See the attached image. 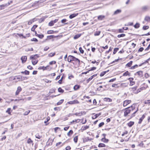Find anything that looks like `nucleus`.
Instances as JSON below:
<instances>
[{
	"mask_svg": "<svg viewBox=\"0 0 150 150\" xmlns=\"http://www.w3.org/2000/svg\"><path fill=\"white\" fill-rule=\"evenodd\" d=\"M135 108L134 105H132L131 107L125 109L124 112V116L126 117L131 111H132Z\"/></svg>",
	"mask_w": 150,
	"mask_h": 150,
	"instance_id": "1",
	"label": "nucleus"
},
{
	"mask_svg": "<svg viewBox=\"0 0 150 150\" xmlns=\"http://www.w3.org/2000/svg\"><path fill=\"white\" fill-rule=\"evenodd\" d=\"M72 61H78L79 64L80 63V61L79 59L73 56L69 55L67 58V61L69 62H71Z\"/></svg>",
	"mask_w": 150,
	"mask_h": 150,
	"instance_id": "2",
	"label": "nucleus"
},
{
	"mask_svg": "<svg viewBox=\"0 0 150 150\" xmlns=\"http://www.w3.org/2000/svg\"><path fill=\"white\" fill-rule=\"evenodd\" d=\"M150 8L149 6L148 5H144L142 6L141 9L143 11H148Z\"/></svg>",
	"mask_w": 150,
	"mask_h": 150,
	"instance_id": "3",
	"label": "nucleus"
},
{
	"mask_svg": "<svg viewBox=\"0 0 150 150\" xmlns=\"http://www.w3.org/2000/svg\"><path fill=\"white\" fill-rule=\"evenodd\" d=\"M131 102V101L130 100H125L124 101L123 106L124 107L126 106L128 104H130Z\"/></svg>",
	"mask_w": 150,
	"mask_h": 150,
	"instance_id": "4",
	"label": "nucleus"
},
{
	"mask_svg": "<svg viewBox=\"0 0 150 150\" xmlns=\"http://www.w3.org/2000/svg\"><path fill=\"white\" fill-rule=\"evenodd\" d=\"M93 115L92 117V118L93 119H95L96 118L100 116L101 115V113H99L98 114H95V113H93Z\"/></svg>",
	"mask_w": 150,
	"mask_h": 150,
	"instance_id": "5",
	"label": "nucleus"
},
{
	"mask_svg": "<svg viewBox=\"0 0 150 150\" xmlns=\"http://www.w3.org/2000/svg\"><path fill=\"white\" fill-rule=\"evenodd\" d=\"M79 102L77 100H74L73 101H70L68 102V103L69 104H73L79 103Z\"/></svg>",
	"mask_w": 150,
	"mask_h": 150,
	"instance_id": "6",
	"label": "nucleus"
},
{
	"mask_svg": "<svg viewBox=\"0 0 150 150\" xmlns=\"http://www.w3.org/2000/svg\"><path fill=\"white\" fill-rule=\"evenodd\" d=\"M38 54H36L34 55H32L30 57V59H37V58L38 57Z\"/></svg>",
	"mask_w": 150,
	"mask_h": 150,
	"instance_id": "7",
	"label": "nucleus"
},
{
	"mask_svg": "<svg viewBox=\"0 0 150 150\" xmlns=\"http://www.w3.org/2000/svg\"><path fill=\"white\" fill-rule=\"evenodd\" d=\"M27 57L26 56H22L21 58V59L22 61V63H25L27 60Z\"/></svg>",
	"mask_w": 150,
	"mask_h": 150,
	"instance_id": "8",
	"label": "nucleus"
},
{
	"mask_svg": "<svg viewBox=\"0 0 150 150\" xmlns=\"http://www.w3.org/2000/svg\"><path fill=\"white\" fill-rule=\"evenodd\" d=\"M21 90L22 88L20 86L18 87L17 88V90L16 92V95H18L19 92L21 91Z\"/></svg>",
	"mask_w": 150,
	"mask_h": 150,
	"instance_id": "9",
	"label": "nucleus"
},
{
	"mask_svg": "<svg viewBox=\"0 0 150 150\" xmlns=\"http://www.w3.org/2000/svg\"><path fill=\"white\" fill-rule=\"evenodd\" d=\"M97 76V74H95L92 76H91L87 80V83H88L94 77H95Z\"/></svg>",
	"mask_w": 150,
	"mask_h": 150,
	"instance_id": "10",
	"label": "nucleus"
},
{
	"mask_svg": "<svg viewBox=\"0 0 150 150\" xmlns=\"http://www.w3.org/2000/svg\"><path fill=\"white\" fill-rule=\"evenodd\" d=\"M105 18L104 15H100L98 17V19L99 20H102Z\"/></svg>",
	"mask_w": 150,
	"mask_h": 150,
	"instance_id": "11",
	"label": "nucleus"
},
{
	"mask_svg": "<svg viewBox=\"0 0 150 150\" xmlns=\"http://www.w3.org/2000/svg\"><path fill=\"white\" fill-rule=\"evenodd\" d=\"M78 15V13H73L72 14L70 15L69 16V18L70 19L73 18L74 17Z\"/></svg>",
	"mask_w": 150,
	"mask_h": 150,
	"instance_id": "12",
	"label": "nucleus"
},
{
	"mask_svg": "<svg viewBox=\"0 0 150 150\" xmlns=\"http://www.w3.org/2000/svg\"><path fill=\"white\" fill-rule=\"evenodd\" d=\"M145 116L144 115H143L139 119V121L138 122L139 124H141L143 120L145 118Z\"/></svg>",
	"mask_w": 150,
	"mask_h": 150,
	"instance_id": "13",
	"label": "nucleus"
},
{
	"mask_svg": "<svg viewBox=\"0 0 150 150\" xmlns=\"http://www.w3.org/2000/svg\"><path fill=\"white\" fill-rule=\"evenodd\" d=\"M121 12V10L117 9L114 12L113 14L114 15L120 13Z\"/></svg>",
	"mask_w": 150,
	"mask_h": 150,
	"instance_id": "14",
	"label": "nucleus"
},
{
	"mask_svg": "<svg viewBox=\"0 0 150 150\" xmlns=\"http://www.w3.org/2000/svg\"><path fill=\"white\" fill-rule=\"evenodd\" d=\"M49 66H47L46 67H45L44 66L42 67H40L39 68V69H43V70H46L47 69V68L49 67Z\"/></svg>",
	"mask_w": 150,
	"mask_h": 150,
	"instance_id": "15",
	"label": "nucleus"
},
{
	"mask_svg": "<svg viewBox=\"0 0 150 150\" xmlns=\"http://www.w3.org/2000/svg\"><path fill=\"white\" fill-rule=\"evenodd\" d=\"M81 34H79L75 35L74 37V39H76L80 37L81 35Z\"/></svg>",
	"mask_w": 150,
	"mask_h": 150,
	"instance_id": "16",
	"label": "nucleus"
},
{
	"mask_svg": "<svg viewBox=\"0 0 150 150\" xmlns=\"http://www.w3.org/2000/svg\"><path fill=\"white\" fill-rule=\"evenodd\" d=\"M134 122L130 121L127 124V125L129 127H131L134 125Z\"/></svg>",
	"mask_w": 150,
	"mask_h": 150,
	"instance_id": "17",
	"label": "nucleus"
},
{
	"mask_svg": "<svg viewBox=\"0 0 150 150\" xmlns=\"http://www.w3.org/2000/svg\"><path fill=\"white\" fill-rule=\"evenodd\" d=\"M130 74L129 73L128 71H127L123 74V76H126L128 75L129 76H130Z\"/></svg>",
	"mask_w": 150,
	"mask_h": 150,
	"instance_id": "18",
	"label": "nucleus"
},
{
	"mask_svg": "<svg viewBox=\"0 0 150 150\" xmlns=\"http://www.w3.org/2000/svg\"><path fill=\"white\" fill-rule=\"evenodd\" d=\"M38 61L37 59H33L32 61V62L33 65H35L37 63Z\"/></svg>",
	"mask_w": 150,
	"mask_h": 150,
	"instance_id": "19",
	"label": "nucleus"
},
{
	"mask_svg": "<svg viewBox=\"0 0 150 150\" xmlns=\"http://www.w3.org/2000/svg\"><path fill=\"white\" fill-rule=\"evenodd\" d=\"M132 62H133L132 61H130L129 62H128L126 64V66L128 67H130L132 65Z\"/></svg>",
	"mask_w": 150,
	"mask_h": 150,
	"instance_id": "20",
	"label": "nucleus"
},
{
	"mask_svg": "<svg viewBox=\"0 0 150 150\" xmlns=\"http://www.w3.org/2000/svg\"><path fill=\"white\" fill-rule=\"evenodd\" d=\"M35 21V18H33L32 20H30L28 22V25H30L32 24V23Z\"/></svg>",
	"mask_w": 150,
	"mask_h": 150,
	"instance_id": "21",
	"label": "nucleus"
},
{
	"mask_svg": "<svg viewBox=\"0 0 150 150\" xmlns=\"http://www.w3.org/2000/svg\"><path fill=\"white\" fill-rule=\"evenodd\" d=\"M80 86L78 85H76L74 87V89L76 90L80 88Z\"/></svg>",
	"mask_w": 150,
	"mask_h": 150,
	"instance_id": "22",
	"label": "nucleus"
},
{
	"mask_svg": "<svg viewBox=\"0 0 150 150\" xmlns=\"http://www.w3.org/2000/svg\"><path fill=\"white\" fill-rule=\"evenodd\" d=\"M136 73L140 76H142L143 72L142 71H137V72Z\"/></svg>",
	"mask_w": 150,
	"mask_h": 150,
	"instance_id": "23",
	"label": "nucleus"
},
{
	"mask_svg": "<svg viewBox=\"0 0 150 150\" xmlns=\"http://www.w3.org/2000/svg\"><path fill=\"white\" fill-rule=\"evenodd\" d=\"M104 100L107 102H111L112 101V99L109 98H105L104 99Z\"/></svg>",
	"mask_w": 150,
	"mask_h": 150,
	"instance_id": "24",
	"label": "nucleus"
},
{
	"mask_svg": "<svg viewBox=\"0 0 150 150\" xmlns=\"http://www.w3.org/2000/svg\"><path fill=\"white\" fill-rule=\"evenodd\" d=\"M6 5H0V10L4 9L5 8V7L6 6Z\"/></svg>",
	"mask_w": 150,
	"mask_h": 150,
	"instance_id": "25",
	"label": "nucleus"
},
{
	"mask_svg": "<svg viewBox=\"0 0 150 150\" xmlns=\"http://www.w3.org/2000/svg\"><path fill=\"white\" fill-rule=\"evenodd\" d=\"M101 140L105 143H107L108 142V140L107 139H105V138H102Z\"/></svg>",
	"mask_w": 150,
	"mask_h": 150,
	"instance_id": "26",
	"label": "nucleus"
},
{
	"mask_svg": "<svg viewBox=\"0 0 150 150\" xmlns=\"http://www.w3.org/2000/svg\"><path fill=\"white\" fill-rule=\"evenodd\" d=\"M21 73L22 74H24L26 75H29V72L28 71L25 70L24 71H22Z\"/></svg>",
	"mask_w": 150,
	"mask_h": 150,
	"instance_id": "27",
	"label": "nucleus"
},
{
	"mask_svg": "<svg viewBox=\"0 0 150 150\" xmlns=\"http://www.w3.org/2000/svg\"><path fill=\"white\" fill-rule=\"evenodd\" d=\"M38 25H35L32 28L31 30L32 31H34L35 29L37 27Z\"/></svg>",
	"mask_w": 150,
	"mask_h": 150,
	"instance_id": "28",
	"label": "nucleus"
},
{
	"mask_svg": "<svg viewBox=\"0 0 150 150\" xmlns=\"http://www.w3.org/2000/svg\"><path fill=\"white\" fill-rule=\"evenodd\" d=\"M73 131L71 130H70L67 133V135L68 136H70L73 134Z\"/></svg>",
	"mask_w": 150,
	"mask_h": 150,
	"instance_id": "29",
	"label": "nucleus"
},
{
	"mask_svg": "<svg viewBox=\"0 0 150 150\" xmlns=\"http://www.w3.org/2000/svg\"><path fill=\"white\" fill-rule=\"evenodd\" d=\"M98 146L100 147H105V145L104 144L100 143L98 145Z\"/></svg>",
	"mask_w": 150,
	"mask_h": 150,
	"instance_id": "30",
	"label": "nucleus"
},
{
	"mask_svg": "<svg viewBox=\"0 0 150 150\" xmlns=\"http://www.w3.org/2000/svg\"><path fill=\"white\" fill-rule=\"evenodd\" d=\"M64 100L63 99L60 100L57 103V105H59L61 104L63 102Z\"/></svg>",
	"mask_w": 150,
	"mask_h": 150,
	"instance_id": "31",
	"label": "nucleus"
},
{
	"mask_svg": "<svg viewBox=\"0 0 150 150\" xmlns=\"http://www.w3.org/2000/svg\"><path fill=\"white\" fill-rule=\"evenodd\" d=\"M100 31H96L95 33L94 34V35L95 36H98L100 35Z\"/></svg>",
	"mask_w": 150,
	"mask_h": 150,
	"instance_id": "32",
	"label": "nucleus"
},
{
	"mask_svg": "<svg viewBox=\"0 0 150 150\" xmlns=\"http://www.w3.org/2000/svg\"><path fill=\"white\" fill-rule=\"evenodd\" d=\"M140 24L139 23H137L135 25H134V27L136 28H138L139 27Z\"/></svg>",
	"mask_w": 150,
	"mask_h": 150,
	"instance_id": "33",
	"label": "nucleus"
},
{
	"mask_svg": "<svg viewBox=\"0 0 150 150\" xmlns=\"http://www.w3.org/2000/svg\"><path fill=\"white\" fill-rule=\"evenodd\" d=\"M144 20L146 21H148L150 20V17L149 16H146L144 18Z\"/></svg>",
	"mask_w": 150,
	"mask_h": 150,
	"instance_id": "34",
	"label": "nucleus"
},
{
	"mask_svg": "<svg viewBox=\"0 0 150 150\" xmlns=\"http://www.w3.org/2000/svg\"><path fill=\"white\" fill-rule=\"evenodd\" d=\"M125 36V35L124 34H122L120 35H117V37L118 38H120L121 37H124Z\"/></svg>",
	"mask_w": 150,
	"mask_h": 150,
	"instance_id": "35",
	"label": "nucleus"
},
{
	"mask_svg": "<svg viewBox=\"0 0 150 150\" xmlns=\"http://www.w3.org/2000/svg\"><path fill=\"white\" fill-rule=\"evenodd\" d=\"M74 114L76 115V116H81L82 115V112H81L79 113H76Z\"/></svg>",
	"mask_w": 150,
	"mask_h": 150,
	"instance_id": "36",
	"label": "nucleus"
},
{
	"mask_svg": "<svg viewBox=\"0 0 150 150\" xmlns=\"http://www.w3.org/2000/svg\"><path fill=\"white\" fill-rule=\"evenodd\" d=\"M27 143L28 144H31L33 143V141L31 140L30 138H29L27 140Z\"/></svg>",
	"mask_w": 150,
	"mask_h": 150,
	"instance_id": "37",
	"label": "nucleus"
},
{
	"mask_svg": "<svg viewBox=\"0 0 150 150\" xmlns=\"http://www.w3.org/2000/svg\"><path fill=\"white\" fill-rule=\"evenodd\" d=\"M58 91L59 92L63 93L64 92V90L62 89L60 87L58 88Z\"/></svg>",
	"mask_w": 150,
	"mask_h": 150,
	"instance_id": "38",
	"label": "nucleus"
},
{
	"mask_svg": "<svg viewBox=\"0 0 150 150\" xmlns=\"http://www.w3.org/2000/svg\"><path fill=\"white\" fill-rule=\"evenodd\" d=\"M79 50L81 53L83 54L84 53V50H83L81 47H80L79 48Z\"/></svg>",
	"mask_w": 150,
	"mask_h": 150,
	"instance_id": "39",
	"label": "nucleus"
},
{
	"mask_svg": "<svg viewBox=\"0 0 150 150\" xmlns=\"http://www.w3.org/2000/svg\"><path fill=\"white\" fill-rule=\"evenodd\" d=\"M35 137L38 139H40L42 137L41 136H40L38 134H37L35 135Z\"/></svg>",
	"mask_w": 150,
	"mask_h": 150,
	"instance_id": "40",
	"label": "nucleus"
},
{
	"mask_svg": "<svg viewBox=\"0 0 150 150\" xmlns=\"http://www.w3.org/2000/svg\"><path fill=\"white\" fill-rule=\"evenodd\" d=\"M78 137L77 136L75 137L74 139V142L76 143L78 141Z\"/></svg>",
	"mask_w": 150,
	"mask_h": 150,
	"instance_id": "41",
	"label": "nucleus"
},
{
	"mask_svg": "<svg viewBox=\"0 0 150 150\" xmlns=\"http://www.w3.org/2000/svg\"><path fill=\"white\" fill-rule=\"evenodd\" d=\"M119 50V48H115L114 50L113 53L114 54H115L117 51Z\"/></svg>",
	"mask_w": 150,
	"mask_h": 150,
	"instance_id": "42",
	"label": "nucleus"
},
{
	"mask_svg": "<svg viewBox=\"0 0 150 150\" xmlns=\"http://www.w3.org/2000/svg\"><path fill=\"white\" fill-rule=\"evenodd\" d=\"M54 24V23L53 22V21H52L49 23V25L50 26H52Z\"/></svg>",
	"mask_w": 150,
	"mask_h": 150,
	"instance_id": "43",
	"label": "nucleus"
},
{
	"mask_svg": "<svg viewBox=\"0 0 150 150\" xmlns=\"http://www.w3.org/2000/svg\"><path fill=\"white\" fill-rule=\"evenodd\" d=\"M37 36H38L40 38L42 39L44 37V35H40L37 34V35H36Z\"/></svg>",
	"mask_w": 150,
	"mask_h": 150,
	"instance_id": "44",
	"label": "nucleus"
},
{
	"mask_svg": "<svg viewBox=\"0 0 150 150\" xmlns=\"http://www.w3.org/2000/svg\"><path fill=\"white\" fill-rule=\"evenodd\" d=\"M30 112V110H28L27 111H26L23 114V115H27Z\"/></svg>",
	"mask_w": 150,
	"mask_h": 150,
	"instance_id": "45",
	"label": "nucleus"
},
{
	"mask_svg": "<svg viewBox=\"0 0 150 150\" xmlns=\"http://www.w3.org/2000/svg\"><path fill=\"white\" fill-rule=\"evenodd\" d=\"M54 37H55L53 35H51L47 36V38L49 39H51Z\"/></svg>",
	"mask_w": 150,
	"mask_h": 150,
	"instance_id": "46",
	"label": "nucleus"
},
{
	"mask_svg": "<svg viewBox=\"0 0 150 150\" xmlns=\"http://www.w3.org/2000/svg\"><path fill=\"white\" fill-rule=\"evenodd\" d=\"M144 103L145 104H148L150 103V100H148L145 101Z\"/></svg>",
	"mask_w": 150,
	"mask_h": 150,
	"instance_id": "47",
	"label": "nucleus"
},
{
	"mask_svg": "<svg viewBox=\"0 0 150 150\" xmlns=\"http://www.w3.org/2000/svg\"><path fill=\"white\" fill-rule=\"evenodd\" d=\"M55 55V53H51L50 54H49L48 56L50 57H52L54 56Z\"/></svg>",
	"mask_w": 150,
	"mask_h": 150,
	"instance_id": "48",
	"label": "nucleus"
},
{
	"mask_svg": "<svg viewBox=\"0 0 150 150\" xmlns=\"http://www.w3.org/2000/svg\"><path fill=\"white\" fill-rule=\"evenodd\" d=\"M118 32L119 33H122L124 32V30H123V29L122 28V29H119L118 30Z\"/></svg>",
	"mask_w": 150,
	"mask_h": 150,
	"instance_id": "49",
	"label": "nucleus"
},
{
	"mask_svg": "<svg viewBox=\"0 0 150 150\" xmlns=\"http://www.w3.org/2000/svg\"><path fill=\"white\" fill-rule=\"evenodd\" d=\"M149 28V26H144L143 27V29L144 30H146L148 29Z\"/></svg>",
	"mask_w": 150,
	"mask_h": 150,
	"instance_id": "50",
	"label": "nucleus"
},
{
	"mask_svg": "<svg viewBox=\"0 0 150 150\" xmlns=\"http://www.w3.org/2000/svg\"><path fill=\"white\" fill-rule=\"evenodd\" d=\"M117 85H118V84L114 83L112 85V86L113 87L118 88V86H117Z\"/></svg>",
	"mask_w": 150,
	"mask_h": 150,
	"instance_id": "51",
	"label": "nucleus"
},
{
	"mask_svg": "<svg viewBox=\"0 0 150 150\" xmlns=\"http://www.w3.org/2000/svg\"><path fill=\"white\" fill-rule=\"evenodd\" d=\"M128 79L129 80V81L130 82V85H131V82H133L132 81L134 79L133 78H128Z\"/></svg>",
	"mask_w": 150,
	"mask_h": 150,
	"instance_id": "52",
	"label": "nucleus"
},
{
	"mask_svg": "<svg viewBox=\"0 0 150 150\" xmlns=\"http://www.w3.org/2000/svg\"><path fill=\"white\" fill-rule=\"evenodd\" d=\"M137 110H136L131 115V118H132L134 116H135V114L136 113L137 111Z\"/></svg>",
	"mask_w": 150,
	"mask_h": 150,
	"instance_id": "53",
	"label": "nucleus"
},
{
	"mask_svg": "<svg viewBox=\"0 0 150 150\" xmlns=\"http://www.w3.org/2000/svg\"><path fill=\"white\" fill-rule=\"evenodd\" d=\"M96 67H93L91 68V69L88 70L89 71H93L95 70L96 69Z\"/></svg>",
	"mask_w": 150,
	"mask_h": 150,
	"instance_id": "54",
	"label": "nucleus"
},
{
	"mask_svg": "<svg viewBox=\"0 0 150 150\" xmlns=\"http://www.w3.org/2000/svg\"><path fill=\"white\" fill-rule=\"evenodd\" d=\"M138 67V65L137 64H135L134 66H132L130 69H134L136 67Z\"/></svg>",
	"mask_w": 150,
	"mask_h": 150,
	"instance_id": "55",
	"label": "nucleus"
},
{
	"mask_svg": "<svg viewBox=\"0 0 150 150\" xmlns=\"http://www.w3.org/2000/svg\"><path fill=\"white\" fill-rule=\"evenodd\" d=\"M54 31L52 30H49L47 31V33L48 34H51L54 33Z\"/></svg>",
	"mask_w": 150,
	"mask_h": 150,
	"instance_id": "56",
	"label": "nucleus"
},
{
	"mask_svg": "<svg viewBox=\"0 0 150 150\" xmlns=\"http://www.w3.org/2000/svg\"><path fill=\"white\" fill-rule=\"evenodd\" d=\"M104 125V123L103 122H101L99 124L98 126L99 127H101Z\"/></svg>",
	"mask_w": 150,
	"mask_h": 150,
	"instance_id": "57",
	"label": "nucleus"
},
{
	"mask_svg": "<svg viewBox=\"0 0 150 150\" xmlns=\"http://www.w3.org/2000/svg\"><path fill=\"white\" fill-rule=\"evenodd\" d=\"M116 80V79L115 78L113 79H111L109 81V82H112L114 81H115Z\"/></svg>",
	"mask_w": 150,
	"mask_h": 150,
	"instance_id": "58",
	"label": "nucleus"
},
{
	"mask_svg": "<svg viewBox=\"0 0 150 150\" xmlns=\"http://www.w3.org/2000/svg\"><path fill=\"white\" fill-rule=\"evenodd\" d=\"M11 110L10 108H8L7 110L6 111V112L7 113H8V114H10L11 112H10V111Z\"/></svg>",
	"mask_w": 150,
	"mask_h": 150,
	"instance_id": "59",
	"label": "nucleus"
},
{
	"mask_svg": "<svg viewBox=\"0 0 150 150\" xmlns=\"http://www.w3.org/2000/svg\"><path fill=\"white\" fill-rule=\"evenodd\" d=\"M56 63V62L55 61H52L50 62L49 64L50 65H52L53 64H55Z\"/></svg>",
	"mask_w": 150,
	"mask_h": 150,
	"instance_id": "60",
	"label": "nucleus"
},
{
	"mask_svg": "<svg viewBox=\"0 0 150 150\" xmlns=\"http://www.w3.org/2000/svg\"><path fill=\"white\" fill-rule=\"evenodd\" d=\"M31 40L32 41L38 42V40L36 38H33L31 39Z\"/></svg>",
	"mask_w": 150,
	"mask_h": 150,
	"instance_id": "61",
	"label": "nucleus"
},
{
	"mask_svg": "<svg viewBox=\"0 0 150 150\" xmlns=\"http://www.w3.org/2000/svg\"><path fill=\"white\" fill-rule=\"evenodd\" d=\"M44 19H45V18L44 17H42V18H41L40 19V20H39V22L40 23H41L44 20Z\"/></svg>",
	"mask_w": 150,
	"mask_h": 150,
	"instance_id": "62",
	"label": "nucleus"
},
{
	"mask_svg": "<svg viewBox=\"0 0 150 150\" xmlns=\"http://www.w3.org/2000/svg\"><path fill=\"white\" fill-rule=\"evenodd\" d=\"M145 77L146 78H147L149 77V75L147 73H146L145 74Z\"/></svg>",
	"mask_w": 150,
	"mask_h": 150,
	"instance_id": "63",
	"label": "nucleus"
},
{
	"mask_svg": "<svg viewBox=\"0 0 150 150\" xmlns=\"http://www.w3.org/2000/svg\"><path fill=\"white\" fill-rule=\"evenodd\" d=\"M144 50V48L142 47H140L138 50L139 52H141Z\"/></svg>",
	"mask_w": 150,
	"mask_h": 150,
	"instance_id": "64",
	"label": "nucleus"
}]
</instances>
